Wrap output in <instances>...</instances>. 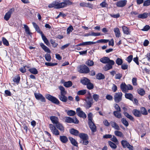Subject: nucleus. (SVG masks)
Returning <instances> with one entry per match:
<instances>
[{
  "label": "nucleus",
  "mask_w": 150,
  "mask_h": 150,
  "mask_svg": "<svg viewBox=\"0 0 150 150\" xmlns=\"http://www.w3.org/2000/svg\"><path fill=\"white\" fill-rule=\"evenodd\" d=\"M110 124L111 126L115 129L119 130L120 128L118 125L114 121H111Z\"/></svg>",
  "instance_id": "20"
},
{
  "label": "nucleus",
  "mask_w": 150,
  "mask_h": 150,
  "mask_svg": "<svg viewBox=\"0 0 150 150\" xmlns=\"http://www.w3.org/2000/svg\"><path fill=\"white\" fill-rule=\"evenodd\" d=\"M93 97L94 100L97 102L98 100L99 96V95L97 94H94L93 95Z\"/></svg>",
  "instance_id": "53"
},
{
  "label": "nucleus",
  "mask_w": 150,
  "mask_h": 150,
  "mask_svg": "<svg viewBox=\"0 0 150 150\" xmlns=\"http://www.w3.org/2000/svg\"><path fill=\"white\" fill-rule=\"evenodd\" d=\"M20 80V77L17 76L15 77L13 79V81L14 82L18 83H19Z\"/></svg>",
  "instance_id": "64"
},
{
  "label": "nucleus",
  "mask_w": 150,
  "mask_h": 150,
  "mask_svg": "<svg viewBox=\"0 0 150 150\" xmlns=\"http://www.w3.org/2000/svg\"><path fill=\"white\" fill-rule=\"evenodd\" d=\"M120 112L119 111H114L113 112V115L117 118H121L122 117V116Z\"/></svg>",
  "instance_id": "24"
},
{
  "label": "nucleus",
  "mask_w": 150,
  "mask_h": 150,
  "mask_svg": "<svg viewBox=\"0 0 150 150\" xmlns=\"http://www.w3.org/2000/svg\"><path fill=\"white\" fill-rule=\"evenodd\" d=\"M89 127L91 129L92 132H95L96 131V126L92 122H88Z\"/></svg>",
  "instance_id": "16"
},
{
  "label": "nucleus",
  "mask_w": 150,
  "mask_h": 150,
  "mask_svg": "<svg viewBox=\"0 0 150 150\" xmlns=\"http://www.w3.org/2000/svg\"><path fill=\"white\" fill-rule=\"evenodd\" d=\"M122 76V75L121 74L119 73L116 74L115 78L116 79H120Z\"/></svg>",
  "instance_id": "62"
},
{
  "label": "nucleus",
  "mask_w": 150,
  "mask_h": 150,
  "mask_svg": "<svg viewBox=\"0 0 150 150\" xmlns=\"http://www.w3.org/2000/svg\"><path fill=\"white\" fill-rule=\"evenodd\" d=\"M86 107L87 108H89L93 103V100L90 97H88L86 100Z\"/></svg>",
  "instance_id": "14"
},
{
  "label": "nucleus",
  "mask_w": 150,
  "mask_h": 150,
  "mask_svg": "<svg viewBox=\"0 0 150 150\" xmlns=\"http://www.w3.org/2000/svg\"><path fill=\"white\" fill-rule=\"evenodd\" d=\"M35 96L38 100H40L42 102H45L46 100L45 97L40 93H35Z\"/></svg>",
  "instance_id": "13"
},
{
  "label": "nucleus",
  "mask_w": 150,
  "mask_h": 150,
  "mask_svg": "<svg viewBox=\"0 0 150 150\" xmlns=\"http://www.w3.org/2000/svg\"><path fill=\"white\" fill-rule=\"evenodd\" d=\"M116 136H118L120 137H123L124 135L122 133L118 131H115L114 132Z\"/></svg>",
  "instance_id": "38"
},
{
  "label": "nucleus",
  "mask_w": 150,
  "mask_h": 150,
  "mask_svg": "<svg viewBox=\"0 0 150 150\" xmlns=\"http://www.w3.org/2000/svg\"><path fill=\"white\" fill-rule=\"evenodd\" d=\"M14 11V8H12L10 9L5 14L4 17V19L6 21L8 20L10 18L12 14Z\"/></svg>",
  "instance_id": "10"
},
{
  "label": "nucleus",
  "mask_w": 150,
  "mask_h": 150,
  "mask_svg": "<svg viewBox=\"0 0 150 150\" xmlns=\"http://www.w3.org/2000/svg\"><path fill=\"white\" fill-rule=\"evenodd\" d=\"M96 79L99 80L103 79L105 78L104 75L101 73H99L96 76Z\"/></svg>",
  "instance_id": "36"
},
{
  "label": "nucleus",
  "mask_w": 150,
  "mask_h": 150,
  "mask_svg": "<svg viewBox=\"0 0 150 150\" xmlns=\"http://www.w3.org/2000/svg\"><path fill=\"white\" fill-rule=\"evenodd\" d=\"M138 93L140 95L142 96L145 93V91L142 88H139L137 90Z\"/></svg>",
  "instance_id": "41"
},
{
  "label": "nucleus",
  "mask_w": 150,
  "mask_h": 150,
  "mask_svg": "<svg viewBox=\"0 0 150 150\" xmlns=\"http://www.w3.org/2000/svg\"><path fill=\"white\" fill-rule=\"evenodd\" d=\"M111 138V140L115 143H118V140L115 136H113Z\"/></svg>",
  "instance_id": "60"
},
{
  "label": "nucleus",
  "mask_w": 150,
  "mask_h": 150,
  "mask_svg": "<svg viewBox=\"0 0 150 150\" xmlns=\"http://www.w3.org/2000/svg\"><path fill=\"white\" fill-rule=\"evenodd\" d=\"M23 26L26 33L28 35H30V34H31L30 32V29L28 26L26 25H24Z\"/></svg>",
  "instance_id": "35"
},
{
  "label": "nucleus",
  "mask_w": 150,
  "mask_h": 150,
  "mask_svg": "<svg viewBox=\"0 0 150 150\" xmlns=\"http://www.w3.org/2000/svg\"><path fill=\"white\" fill-rule=\"evenodd\" d=\"M125 97L133 101V96L132 94L131 93H125Z\"/></svg>",
  "instance_id": "25"
},
{
  "label": "nucleus",
  "mask_w": 150,
  "mask_h": 150,
  "mask_svg": "<svg viewBox=\"0 0 150 150\" xmlns=\"http://www.w3.org/2000/svg\"><path fill=\"white\" fill-rule=\"evenodd\" d=\"M120 87L122 91L124 93L127 92L129 90H132L133 89V87L131 85L129 84L126 85L124 82H122L121 83Z\"/></svg>",
  "instance_id": "3"
},
{
  "label": "nucleus",
  "mask_w": 150,
  "mask_h": 150,
  "mask_svg": "<svg viewBox=\"0 0 150 150\" xmlns=\"http://www.w3.org/2000/svg\"><path fill=\"white\" fill-rule=\"evenodd\" d=\"M72 4V2L69 0H64L62 2L60 3L56 1H53L48 6L50 8L54 7L58 9L65 7Z\"/></svg>",
  "instance_id": "1"
},
{
  "label": "nucleus",
  "mask_w": 150,
  "mask_h": 150,
  "mask_svg": "<svg viewBox=\"0 0 150 150\" xmlns=\"http://www.w3.org/2000/svg\"><path fill=\"white\" fill-rule=\"evenodd\" d=\"M58 88L60 91V95L58 96L59 99L63 102H67V98L65 96L67 93V91L65 90L64 88L62 86H59ZM68 99L70 101H74V98L71 96H69Z\"/></svg>",
  "instance_id": "2"
},
{
  "label": "nucleus",
  "mask_w": 150,
  "mask_h": 150,
  "mask_svg": "<svg viewBox=\"0 0 150 150\" xmlns=\"http://www.w3.org/2000/svg\"><path fill=\"white\" fill-rule=\"evenodd\" d=\"M122 92H118L115 93L114 96V99L115 102L118 103L122 100Z\"/></svg>",
  "instance_id": "7"
},
{
  "label": "nucleus",
  "mask_w": 150,
  "mask_h": 150,
  "mask_svg": "<svg viewBox=\"0 0 150 150\" xmlns=\"http://www.w3.org/2000/svg\"><path fill=\"white\" fill-rule=\"evenodd\" d=\"M121 122L126 127H127L129 125V123L125 118H122L121 119Z\"/></svg>",
  "instance_id": "44"
},
{
  "label": "nucleus",
  "mask_w": 150,
  "mask_h": 150,
  "mask_svg": "<svg viewBox=\"0 0 150 150\" xmlns=\"http://www.w3.org/2000/svg\"><path fill=\"white\" fill-rule=\"evenodd\" d=\"M123 110L125 111L123 112V114L124 115L131 120L134 121V119L133 117L131 115H129L127 112H125V111L127 109V108L125 107H123Z\"/></svg>",
  "instance_id": "17"
},
{
  "label": "nucleus",
  "mask_w": 150,
  "mask_h": 150,
  "mask_svg": "<svg viewBox=\"0 0 150 150\" xmlns=\"http://www.w3.org/2000/svg\"><path fill=\"white\" fill-rule=\"evenodd\" d=\"M32 24L34 27L36 31H37L38 33H40V32H42L40 30L39 27L35 23V22H33Z\"/></svg>",
  "instance_id": "33"
},
{
  "label": "nucleus",
  "mask_w": 150,
  "mask_h": 150,
  "mask_svg": "<svg viewBox=\"0 0 150 150\" xmlns=\"http://www.w3.org/2000/svg\"><path fill=\"white\" fill-rule=\"evenodd\" d=\"M150 5V0H146L145 1L144 4L143 6H148Z\"/></svg>",
  "instance_id": "58"
},
{
  "label": "nucleus",
  "mask_w": 150,
  "mask_h": 150,
  "mask_svg": "<svg viewBox=\"0 0 150 150\" xmlns=\"http://www.w3.org/2000/svg\"><path fill=\"white\" fill-rule=\"evenodd\" d=\"M64 119L65 122L68 123H74L75 124H78L79 122V121L76 117L74 118V120L70 117H65Z\"/></svg>",
  "instance_id": "6"
},
{
  "label": "nucleus",
  "mask_w": 150,
  "mask_h": 150,
  "mask_svg": "<svg viewBox=\"0 0 150 150\" xmlns=\"http://www.w3.org/2000/svg\"><path fill=\"white\" fill-rule=\"evenodd\" d=\"M63 85L65 87L68 88L71 86L72 85V83L71 81H68L64 82L63 83Z\"/></svg>",
  "instance_id": "31"
},
{
  "label": "nucleus",
  "mask_w": 150,
  "mask_h": 150,
  "mask_svg": "<svg viewBox=\"0 0 150 150\" xmlns=\"http://www.w3.org/2000/svg\"><path fill=\"white\" fill-rule=\"evenodd\" d=\"M50 119L52 123L56 125L59 122L58 118L56 117L51 116L50 117Z\"/></svg>",
  "instance_id": "18"
},
{
  "label": "nucleus",
  "mask_w": 150,
  "mask_h": 150,
  "mask_svg": "<svg viewBox=\"0 0 150 150\" xmlns=\"http://www.w3.org/2000/svg\"><path fill=\"white\" fill-rule=\"evenodd\" d=\"M114 64H111L109 63L106 64L103 67V69L105 71H107L112 68V66Z\"/></svg>",
  "instance_id": "23"
},
{
  "label": "nucleus",
  "mask_w": 150,
  "mask_h": 150,
  "mask_svg": "<svg viewBox=\"0 0 150 150\" xmlns=\"http://www.w3.org/2000/svg\"><path fill=\"white\" fill-rule=\"evenodd\" d=\"M134 115L137 117H139L141 116V113L140 111L137 109H134L132 111Z\"/></svg>",
  "instance_id": "19"
},
{
  "label": "nucleus",
  "mask_w": 150,
  "mask_h": 150,
  "mask_svg": "<svg viewBox=\"0 0 150 150\" xmlns=\"http://www.w3.org/2000/svg\"><path fill=\"white\" fill-rule=\"evenodd\" d=\"M88 122L92 121L93 114L91 112L89 113L88 115Z\"/></svg>",
  "instance_id": "54"
},
{
  "label": "nucleus",
  "mask_w": 150,
  "mask_h": 150,
  "mask_svg": "<svg viewBox=\"0 0 150 150\" xmlns=\"http://www.w3.org/2000/svg\"><path fill=\"white\" fill-rule=\"evenodd\" d=\"M70 132L71 134L76 136L79 135V132L77 130L73 128L71 129L70 130Z\"/></svg>",
  "instance_id": "26"
},
{
  "label": "nucleus",
  "mask_w": 150,
  "mask_h": 150,
  "mask_svg": "<svg viewBox=\"0 0 150 150\" xmlns=\"http://www.w3.org/2000/svg\"><path fill=\"white\" fill-rule=\"evenodd\" d=\"M121 143L123 147L126 148L129 145V144L127 141L125 140H122L121 142Z\"/></svg>",
  "instance_id": "42"
},
{
  "label": "nucleus",
  "mask_w": 150,
  "mask_h": 150,
  "mask_svg": "<svg viewBox=\"0 0 150 150\" xmlns=\"http://www.w3.org/2000/svg\"><path fill=\"white\" fill-rule=\"evenodd\" d=\"M74 29L72 26L70 25L69 27L67 29V34H69Z\"/></svg>",
  "instance_id": "48"
},
{
  "label": "nucleus",
  "mask_w": 150,
  "mask_h": 150,
  "mask_svg": "<svg viewBox=\"0 0 150 150\" xmlns=\"http://www.w3.org/2000/svg\"><path fill=\"white\" fill-rule=\"evenodd\" d=\"M148 15V13L145 12L143 13L139 14L138 16V17L142 19L146 18L147 17Z\"/></svg>",
  "instance_id": "29"
},
{
  "label": "nucleus",
  "mask_w": 150,
  "mask_h": 150,
  "mask_svg": "<svg viewBox=\"0 0 150 150\" xmlns=\"http://www.w3.org/2000/svg\"><path fill=\"white\" fill-rule=\"evenodd\" d=\"M140 112L141 113V115L143 114L144 115H146L148 114L146 109L144 107L141 108H140Z\"/></svg>",
  "instance_id": "39"
},
{
  "label": "nucleus",
  "mask_w": 150,
  "mask_h": 150,
  "mask_svg": "<svg viewBox=\"0 0 150 150\" xmlns=\"http://www.w3.org/2000/svg\"><path fill=\"white\" fill-rule=\"evenodd\" d=\"M108 144L112 148L115 149L117 148V146L116 145L111 141H108Z\"/></svg>",
  "instance_id": "37"
},
{
  "label": "nucleus",
  "mask_w": 150,
  "mask_h": 150,
  "mask_svg": "<svg viewBox=\"0 0 150 150\" xmlns=\"http://www.w3.org/2000/svg\"><path fill=\"white\" fill-rule=\"evenodd\" d=\"M109 41V40L106 39H100L97 40L96 42V43H107Z\"/></svg>",
  "instance_id": "49"
},
{
  "label": "nucleus",
  "mask_w": 150,
  "mask_h": 150,
  "mask_svg": "<svg viewBox=\"0 0 150 150\" xmlns=\"http://www.w3.org/2000/svg\"><path fill=\"white\" fill-rule=\"evenodd\" d=\"M141 61L144 64H149L150 62V53H148Z\"/></svg>",
  "instance_id": "12"
},
{
  "label": "nucleus",
  "mask_w": 150,
  "mask_h": 150,
  "mask_svg": "<svg viewBox=\"0 0 150 150\" xmlns=\"http://www.w3.org/2000/svg\"><path fill=\"white\" fill-rule=\"evenodd\" d=\"M78 69L79 72L81 73L87 74L90 71L89 68L85 64L80 66Z\"/></svg>",
  "instance_id": "4"
},
{
  "label": "nucleus",
  "mask_w": 150,
  "mask_h": 150,
  "mask_svg": "<svg viewBox=\"0 0 150 150\" xmlns=\"http://www.w3.org/2000/svg\"><path fill=\"white\" fill-rule=\"evenodd\" d=\"M50 41L53 47L55 48L58 45V44L56 43L54 40L52 39H51Z\"/></svg>",
  "instance_id": "50"
},
{
  "label": "nucleus",
  "mask_w": 150,
  "mask_h": 150,
  "mask_svg": "<svg viewBox=\"0 0 150 150\" xmlns=\"http://www.w3.org/2000/svg\"><path fill=\"white\" fill-rule=\"evenodd\" d=\"M46 98L52 103L58 105L59 103V100L55 97L49 94H47L45 96Z\"/></svg>",
  "instance_id": "5"
},
{
  "label": "nucleus",
  "mask_w": 150,
  "mask_h": 150,
  "mask_svg": "<svg viewBox=\"0 0 150 150\" xmlns=\"http://www.w3.org/2000/svg\"><path fill=\"white\" fill-rule=\"evenodd\" d=\"M116 63L118 65H121L123 63L122 60L121 59L117 58L116 60Z\"/></svg>",
  "instance_id": "45"
},
{
  "label": "nucleus",
  "mask_w": 150,
  "mask_h": 150,
  "mask_svg": "<svg viewBox=\"0 0 150 150\" xmlns=\"http://www.w3.org/2000/svg\"><path fill=\"white\" fill-rule=\"evenodd\" d=\"M69 139L72 145L75 146H77V142L74 139L71 137H69Z\"/></svg>",
  "instance_id": "32"
},
{
  "label": "nucleus",
  "mask_w": 150,
  "mask_h": 150,
  "mask_svg": "<svg viewBox=\"0 0 150 150\" xmlns=\"http://www.w3.org/2000/svg\"><path fill=\"white\" fill-rule=\"evenodd\" d=\"M127 1L126 0H120L117 1L116 4V6L119 7H122L125 6L127 4Z\"/></svg>",
  "instance_id": "15"
},
{
  "label": "nucleus",
  "mask_w": 150,
  "mask_h": 150,
  "mask_svg": "<svg viewBox=\"0 0 150 150\" xmlns=\"http://www.w3.org/2000/svg\"><path fill=\"white\" fill-rule=\"evenodd\" d=\"M150 28V26L149 25H146L141 30L143 31H147Z\"/></svg>",
  "instance_id": "63"
},
{
  "label": "nucleus",
  "mask_w": 150,
  "mask_h": 150,
  "mask_svg": "<svg viewBox=\"0 0 150 150\" xmlns=\"http://www.w3.org/2000/svg\"><path fill=\"white\" fill-rule=\"evenodd\" d=\"M86 85L87 88L89 89H92L93 88V84L90 82Z\"/></svg>",
  "instance_id": "59"
},
{
  "label": "nucleus",
  "mask_w": 150,
  "mask_h": 150,
  "mask_svg": "<svg viewBox=\"0 0 150 150\" xmlns=\"http://www.w3.org/2000/svg\"><path fill=\"white\" fill-rule=\"evenodd\" d=\"M100 62L104 64L110 63L112 64H114L115 62L114 61L110 60L108 57H104L100 59Z\"/></svg>",
  "instance_id": "8"
},
{
  "label": "nucleus",
  "mask_w": 150,
  "mask_h": 150,
  "mask_svg": "<svg viewBox=\"0 0 150 150\" xmlns=\"http://www.w3.org/2000/svg\"><path fill=\"white\" fill-rule=\"evenodd\" d=\"M76 114L80 117L85 118L86 117V115L81 110V108H79L76 110Z\"/></svg>",
  "instance_id": "11"
},
{
  "label": "nucleus",
  "mask_w": 150,
  "mask_h": 150,
  "mask_svg": "<svg viewBox=\"0 0 150 150\" xmlns=\"http://www.w3.org/2000/svg\"><path fill=\"white\" fill-rule=\"evenodd\" d=\"M49 127L53 134L55 135H59V131L52 124H50L49 125Z\"/></svg>",
  "instance_id": "9"
},
{
  "label": "nucleus",
  "mask_w": 150,
  "mask_h": 150,
  "mask_svg": "<svg viewBox=\"0 0 150 150\" xmlns=\"http://www.w3.org/2000/svg\"><path fill=\"white\" fill-rule=\"evenodd\" d=\"M56 126L57 128L61 131L63 132H64V127L62 124L59 122Z\"/></svg>",
  "instance_id": "21"
},
{
  "label": "nucleus",
  "mask_w": 150,
  "mask_h": 150,
  "mask_svg": "<svg viewBox=\"0 0 150 150\" xmlns=\"http://www.w3.org/2000/svg\"><path fill=\"white\" fill-rule=\"evenodd\" d=\"M122 30L124 33L127 35L130 34V31L128 28L124 26L122 27Z\"/></svg>",
  "instance_id": "28"
},
{
  "label": "nucleus",
  "mask_w": 150,
  "mask_h": 150,
  "mask_svg": "<svg viewBox=\"0 0 150 150\" xmlns=\"http://www.w3.org/2000/svg\"><path fill=\"white\" fill-rule=\"evenodd\" d=\"M114 31L115 33L116 37H119L120 36V33L119 29L117 28H115L114 29Z\"/></svg>",
  "instance_id": "30"
},
{
  "label": "nucleus",
  "mask_w": 150,
  "mask_h": 150,
  "mask_svg": "<svg viewBox=\"0 0 150 150\" xmlns=\"http://www.w3.org/2000/svg\"><path fill=\"white\" fill-rule=\"evenodd\" d=\"M45 58L47 61L50 62L51 61V57L50 54H45Z\"/></svg>",
  "instance_id": "51"
},
{
  "label": "nucleus",
  "mask_w": 150,
  "mask_h": 150,
  "mask_svg": "<svg viewBox=\"0 0 150 150\" xmlns=\"http://www.w3.org/2000/svg\"><path fill=\"white\" fill-rule=\"evenodd\" d=\"M86 64L88 66H91L93 65L94 62L92 61L89 60L86 61Z\"/></svg>",
  "instance_id": "52"
},
{
  "label": "nucleus",
  "mask_w": 150,
  "mask_h": 150,
  "mask_svg": "<svg viewBox=\"0 0 150 150\" xmlns=\"http://www.w3.org/2000/svg\"><path fill=\"white\" fill-rule=\"evenodd\" d=\"M79 137L80 138L82 139V140L86 139H88V136L87 134L81 133L79 134Z\"/></svg>",
  "instance_id": "22"
},
{
  "label": "nucleus",
  "mask_w": 150,
  "mask_h": 150,
  "mask_svg": "<svg viewBox=\"0 0 150 150\" xmlns=\"http://www.w3.org/2000/svg\"><path fill=\"white\" fill-rule=\"evenodd\" d=\"M28 70L31 73L34 74H36L38 73V70L35 68H30Z\"/></svg>",
  "instance_id": "34"
},
{
  "label": "nucleus",
  "mask_w": 150,
  "mask_h": 150,
  "mask_svg": "<svg viewBox=\"0 0 150 150\" xmlns=\"http://www.w3.org/2000/svg\"><path fill=\"white\" fill-rule=\"evenodd\" d=\"M133 56L132 55H130L128 56L126 58V60L129 63H130L132 60L133 59Z\"/></svg>",
  "instance_id": "56"
},
{
  "label": "nucleus",
  "mask_w": 150,
  "mask_h": 150,
  "mask_svg": "<svg viewBox=\"0 0 150 150\" xmlns=\"http://www.w3.org/2000/svg\"><path fill=\"white\" fill-rule=\"evenodd\" d=\"M86 93V90H82L78 91L77 92L78 95H84Z\"/></svg>",
  "instance_id": "47"
},
{
  "label": "nucleus",
  "mask_w": 150,
  "mask_h": 150,
  "mask_svg": "<svg viewBox=\"0 0 150 150\" xmlns=\"http://www.w3.org/2000/svg\"><path fill=\"white\" fill-rule=\"evenodd\" d=\"M132 84L134 86H136L137 85L136 78H133L132 79Z\"/></svg>",
  "instance_id": "57"
},
{
  "label": "nucleus",
  "mask_w": 150,
  "mask_h": 150,
  "mask_svg": "<svg viewBox=\"0 0 150 150\" xmlns=\"http://www.w3.org/2000/svg\"><path fill=\"white\" fill-rule=\"evenodd\" d=\"M67 115L70 116H73L76 114V112L73 110H69L67 112Z\"/></svg>",
  "instance_id": "43"
},
{
  "label": "nucleus",
  "mask_w": 150,
  "mask_h": 150,
  "mask_svg": "<svg viewBox=\"0 0 150 150\" xmlns=\"http://www.w3.org/2000/svg\"><path fill=\"white\" fill-rule=\"evenodd\" d=\"M89 82V80L86 78H84L81 81V82L85 85H86Z\"/></svg>",
  "instance_id": "40"
},
{
  "label": "nucleus",
  "mask_w": 150,
  "mask_h": 150,
  "mask_svg": "<svg viewBox=\"0 0 150 150\" xmlns=\"http://www.w3.org/2000/svg\"><path fill=\"white\" fill-rule=\"evenodd\" d=\"M59 139L61 142L64 143H67L68 141L67 137L64 136H60Z\"/></svg>",
  "instance_id": "27"
},
{
  "label": "nucleus",
  "mask_w": 150,
  "mask_h": 150,
  "mask_svg": "<svg viewBox=\"0 0 150 150\" xmlns=\"http://www.w3.org/2000/svg\"><path fill=\"white\" fill-rule=\"evenodd\" d=\"M57 64L56 63H52L50 62H45V64L47 66H53L57 65Z\"/></svg>",
  "instance_id": "55"
},
{
  "label": "nucleus",
  "mask_w": 150,
  "mask_h": 150,
  "mask_svg": "<svg viewBox=\"0 0 150 150\" xmlns=\"http://www.w3.org/2000/svg\"><path fill=\"white\" fill-rule=\"evenodd\" d=\"M100 6L103 7H107L108 6V4L106 2V1H104L100 4Z\"/></svg>",
  "instance_id": "61"
},
{
  "label": "nucleus",
  "mask_w": 150,
  "mask_h": 150,
  "mask_svg": "<svg viewBox=\"0 0 150 150\" xmlns=\"http://www.w3.org/2000/svg\"><path fill=\"white\" fill-rule=\"evenodd\" d=\"M2 41L3 44L6 46H8L9 45V42L4 37L2 38Z\"/></svg>",
  "instance_id": "46"
}]
</instances>
